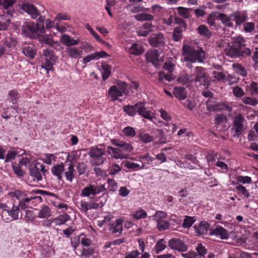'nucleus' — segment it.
Here are the masks:
<instances>
[{
  "label": "nucleus",
  "instance_id": "a211bd4d",
  "mask_svg": "<svg viewBox=\"0 0 258 258\" xmlns=\"http://www.w3.org/2000/svg\"><path fill=\"white\" fill-rule=\"evenodd\" d=\"M122 93L118 90L116 85L111 86L108 91V96L110 98L112 101L119 100V98L123 96ZM121 101L120 100H119Z\"/></svg>",
  "mask_w": 258,
  "mask_h": 258
},
{
  "label": "nucleus",
  "instance_id": "393cba45",
  "mask_svg": "<svg viewBox=\"0 0 258 258\" xmlns=\"http://www.w3.org/2000/svg\"><path fill=\"white\" fill-rule=\"evenodd\" d=\"M140 104V102H137L134 105H126L123 107V111L128 115L131 116H135L138 113V108L139 106H137Z\"/></svg>",
  "mask_w": 258,
  "mask_h": 258
},
{
  "label": "nucleus",
  "instance_id": "b1692460",
  "mask_svg": "<svg viewBox=\"0 0 258 258\" xmlns=\"http://www.w3.org/2000/svg\"><path fill=\"white\" fill-rule=\"evenodd\" d=\"M22 50L24 55L30 59H33L36 55V49L32 46H24Z\"/></svg>",
  "mask_w": 258,
  "mask_h": 258
},
{
  "label": "nucleus",
  "instance_id": "79ce46f5",
  "mask_svg": "<svg viewBox=\"0 0 258 258\" xmlns=\"http://www.w3.org/2000/svg\"><path fill=\"white\" fill-rule=\"evenodd\" d=\"M51 215V211L48 206H43L39 211L38 217L40 218L47 219Z\"/></svg>",
  "mask_w": 258,
  "mask_h": 258
},
{
  "label": "nucleus",
  "instance_id": "ea45409f",
  "mask_svg": "<svg viewBox=\"0 0 258 258\" xmlns=\"http://www.w3.org/2000/svg\"><path fill=\"white\" fill-rule=\"evenodd\" d=\"M75 172L74 165L72 163L69 164L68 171L64 173L66 180L69 182H72L75 177Z\"/></svg>",
  "mask_w": 258,
  "mask_h": 258
},
{
  "label": "nucleus",
  "instance_id": "3c124183",
  "mask_svg": "<svg viewBox=\"0 0 258 258\" xmlns=\"http://www.w3.org/2000/svg\"><path fill=\"white\" fill-rule=\"evenodd\" d=\"M80 153L78 151H73L70 153H68V158L71 162V163H76L77 160L80 158Z\"/></svg>",
  "mask_w": 258,
  "mask_h": 258
},
{
  "label": "nucleus",
  "instance_id": "473e14b6",
  "mask_svg": "<svg viewBox=\"0 0 258 258\" xmlns=\"http://www.w3.org/2000/svg\"><path fill=\"white\" fill-rule=\"evenodd\" d=\"M30 175L33 177V180H36L37 181L42 179V176L40 172V168L36 165H32L30 168Z\"/></svg>",
  "mask_w": 258,
  "mask_h": 258
},
{
  "label": "nucleus",
  "instance_id": "49530a36",
  "mask_svg": "<svg viewBox=\"0 0 258 258\" xmlns=\"http://www.w3.org/2000/svg\"><path fill=\"white\" fill-rule=\"evenodd\" d=\"M196 221V217L185 216L183 220L182 227L184 228H188L191 226Z\"/></svg>",
  "mask_w": 258,
  "mask_h": 258
},
{
  "label": "nucleus",
  "instance_id": "5701e85b",
  "mask_svg": "<svg viewBox=\"0 0 258 258\" xmlns=\"http://www.w3.org/2000/svg\"><path fill=\"white\" fill-rule=\"evenodd\" d=\"M61 42L68 47L71 46L77 45L79 43V40H75L67 34H63L60 38Z\"/></svg>",
  "mask_w": 258,
  "mask_h": 258
},
{
  "label": "nucleus",
  "instance_id": "1a4fd4ad",
  "mask_svg": "<svg viewBox=\"0 0 258 258\" xmlns=\"http://www.w3.org/2000/svg\"><path fill=\"white\" fill-rule=\"evenodd\" d=\"M168 246L172 249L180 251H185L188 247L186 244L179 238H173L168 242Z\"/></svg>",
  "mask_w": 258,
  "mask_h": 258
},
{
  "label": "nucleus",
  "instance_id": "bf43d9fd",
  "mask_svg": "<svg viewBox=\"0 0 258 258\" xmlns=\"http://www.w3.org/2000/svg\"><path fill=\"white\" fill-rule=\"evenodd\" d=\"M242 100L244 104L254 106L258 104V99L256 98H252L249 97H245L242 98Z\"/></svg>",
  "mask_w": 258,
  "mask_h": 258
},
{
  "label": "nucleus",
  "instance_id": "ddd939ff",
  "mask_svg": "<svg viewBox=\"0 0 258 258\" xmlns=\"http://www.w3.org/2000/svg\"><path fill=\"white\" fill-rule=\"evenodd\" d=\"M16 0H0V6L3 8L4 15L12 17L13 13V5L16 3Z\"/></svg>",
  "mask_w": 258,
  "mask_h": 258
},
{
  "label": "nucleus",
  "instance_id": "4c0bfd02",
  "mask_svg": "<svg viewBox=\"0 0 258 258\" xmlns=\"http://www.w3.org/2000/svg\"><path fill=\"white\" fill-rule=\"evenodd\" d=\"M44 193L45 195H49L51 194H52L53 195H54L53 194H51L49 192L44 191V190H33V192H30V197H32V201L34 200V201L36 203H40L42 202V198L41 196H34V194H38V193Z\"/></svg>",
  "mask_w": 258,
  "mask_h": 258
},
{
  "label": "nucleus",
  "instance_id": "c85d7f7f",
  "mask_svg": "<svg viewBox=\"0 0 258 258\" xmlns=\"http://www.w3.org/2000/svg\"><path fill=\"white\" fill-rule=\"evenodd\" d=\"M68 55L71 58H77L82 55L83 51L77 47H68L66 50Z\"/></svg>",
  "mask_w": 258,
  "mask_h": 258
},
{
  "label": "nucleus",
  "instance_id": "cd10ccee",
  "mask_svg": "<svg viewBox=\"0 0 258 258\" xmlns=\"http://www.w3.org/2000/svg\"><path fill=\"white\" fill-rule=\"evenodd\" d=\"M110 231L113 233H121L122 231V220L118 219L110 225Z\"/></svg>",
  "mask_w": 258,
  "mask_h": 258
},
{
  "label": "nucleus",
  "instance_id": "423d86ee",
  "mask_svg": "<svg viewBox=\"0 0 258 258\" xmlns=\"http://www.w3.org/2000/svg\"><path fill=\"white\" fill-rule=\"evenodd\" d=\"M244 121L245 118L241 114H238L235 117L231 128V130L234 132L233 135V138H238L245 131Z\"/></svg>",
  "mask_w": 258,
  "mask_h": 258
},
{
  "label": "nucleus",
  "instance_id": "338daca9",
  "mask_svg": "<svg viewBox=\"0 0 258 258\" xmlns=\"http://www.w3.org/2000/svg\"><path fill=\"white\" fill-rule=\"evenodd\" d=\"M94 248L90 246L84 247L82 250V254L85 256H88L93 255L94 253Z\"/></svg>",
  "mask_w": 258,
  "mask_h": 258
},
{
  "label": "nucleus",
  "instance_id": "603ef678",
  "mask_svg": "<svg viewBox=\"0 0 258 258\" xmlns=\"http://www.w3.org/2000/svg\"><path fill=\"white\" fill-rule=\"evenodd\" d=\"M122 133L124 136L133 138L136 136V131L134 127L128 126L122 130Z\"/></svg>",
  "mask_w": 258,
  "mask_h": 258
},
{
  "label": "nucleus",
  "instance_id": "8fccbe9b",
  "mask_svg": "<svg viewBox=\"0 0 258 258\" xmlns=\"http://www.w3.org/2000/svg\"><path fill=\"white\" fill-rule=\"evenodd\" d=\"M119 149L122 153H130L133 150V147L129 143H127L124 141L119 146Z\"/></svg>",
  "mask_w": 258,
  "mask_h": 258
},
{
  "label": "nucleus",
  "instance_id": "c756f323",
  "mask_svg": "<svg viewBox=\"0 0 258 258\" xmlns=\"http://www.w3.org/2000/svg\"><path fill=\"white\" fill-rule=\"evenodd\" d=\"M111 68L108 64L102 62L101 63L100 71L102 76V79L103 81L107 80L111 74Z\"/></svg>",
  "mask_w": 258,
  "mask_h": 258
},
{
  "label": "nucleus",
  "instance_id": "c03bdc74",
  "mask_svg": "<svg viewBox=\"0 0 258 258\" xmlns=\"http://www.w3.org/2000/svg\"><path fill=\"white\" fill-rule=\"evenodd\" d=\"M31 201H32V197L28 196L23 200L19 202V205L17 206L19 207V209L25 210L29 207Z\"/></svg>",
  "mask_w": 258,
  "mask_h": 258
},
{
  "label": "nucleus",
  "instance_id": "aec40b11",
  "mask_svg": "<svg viewBox=\"0 0 258 258\" xmlns=\"http://www.w3.org/2000/svg\"><path fill=\"white\" fill-rule=\"evenodd\" d=\"M137 106H139L138 108V113L139 115L146 119L150 120L153 119L154 118V114L150 111L147 110V108L145 107L144 103L140 102V104L138 105Z\"/></svg>",
  "mask_w": 258,
  "mask_h": 258
},
{
  "label": "nucleus",
  "instance_id": "f03ea898",
  "mask_svg": "<svg viewBox=\"0 0 258 258\" xmlns=\"http://www.w3.org/2000/svg\"><path fill=\"white\" fill-rule=\"evenodd\" d=\"M182 51L184 60H190L192 62H202L205 58V52L201 47H198L196 49L193 46L184 45L182 47Z\"/></svg>",
  "mask_w": 258,
  "mask_h": 258
},
{
  "label": "nucleus",
  "instance_id": "6ab92c4d",
  "mask_svg": "<svg viewBox=\"0 0 258 258\" xmlns=\"http://www.w3.org/2000/svg\"><path fill=\"white\" fill-rule=\"evenodd\" d=\"M210 227L209 224L205 221L200 222L199 224L194 225V229L197 235H203L207 234Z\"/></svg>",
  "mask_w": 258,
  "mask_h": 258
},
{
  "label": "nucleus",
  "instance_id": "dca6fc26",
  "mask_svg": "<svg viewBox=\"0 0 258 258\" xmlns=\"http://www.w3.org/2000/svg\"><path fill=\"white\" fill-rule=\"evenodd\" d=\"M210 235L220 236L222 239H227L229 238L227 230L219 225L217 226L215 228L211 229Z\"/></svg>",
  "mask_w": 258,
  "mask_h": 258
},
{
  "label": "nucleus",
  "instance_id": "e2e57ef3",
  "mask_svg": "<svg viewBox=\"0 0 258 258\" xmlns=\"http://www.w3.org/2000/svg\"><path fill=\"white\" fill-rule=\"evenodd\" d=\"M147 216V213L142 209L136 211L133 215V217L136 219H144Z\"/></svg>",
  "mask_w": 258,
  "mask_h": 258
},
{
  "label": "nucleus",
  "instance_id": "a18cd8bd",
  "mask_svg": "<svg viewBox=\"0 0 258 258\" xmlns=\"http://www.w3.org/2000/svg\"><path fill=\"white\" fill-rule=\"evenodd\" d=\"M124 163V166L128 169L137 170L144 169V165H140L139 164L130 161H125Z\"/></svg>",
  "mask_w": 258,
  "mask_h": 258
},
{
  "label": "nucleus",
  "instance_id": "864d4df0",
  "mask_svg": "<svg viewBox=\"0 0 258 258\" xmlns=\"http://www.w3.org/2000/svg\"><path fill=\"white\" fill-rule=\"evenodd\" d=\"M182 29L180 27L174 28L173 33V39L175 41H179L182 37Z\"/></svg>",
  "mask_w": 258,
  "mask_h": 258
},
{
  "label": "nucleus",
  "instance_id": "c9c22d12",
  "mask_svg": "<svg viewBox=\"0 0 258 258\" xmlns=\"http://www.w3.org/2000/svg\"><path fill=\"white\" fill-rule=\"evenodd\" d=\"M116 86H117L118 90L123 95L126 96L128 95L130 92L128 88V85L126 82L121 80H117Z\"/></svg>",
  "mask_w": 258,
  "mask_h": 258
},
{
  "label": "nucleus",
  "instance_id": "680f3d73",
  "mask_svg": "<svg viewBox=\"0 0 258 258\" xmlns=\"http://www.w3.org/2000/svg\"><path fill=\"white\" fill-rule=\"evenodd\" d=\"M173 77L171 76V75L165 74L164 72L160 71L158 73V80L159 82H162L164 79L168 81H170L173 80Z\"/></svg>",
  "mask_w": 258,
  "mask_h": 258
},
{
  "label": "nucleus",
  "instance_id": "58836bf2",
  "mask_svg": "<svg viewBox=\"0 0 258 258\" xmlns=\"http://www.w3.org/2000/svg\"><path fill=\"white\" fill-rule=\"evenodd\" d=\"M197 31L201 36L209 38L211 36V32L205 25H201L197 28Z\"/></svg>",
  "mask_w": 258,
  "mask_h": 258
},
{
  "label": "nucleus",
  "instance_id": "37998d69",
  "mask_svg": "<svg viewBox=\"0 0 258 258\" xmlns=\"http://www.w3.org/2000/svg\"><path fill=\"white\" fill-rule=\"evenodd\" d=\"M137 161H140L142 163V165H144L145 168L146 165H150L153 161V158L149 155V154H146L144 156H141L136 159Z\"/></svg>",
  "mask_w": 258,
  "mask_h": 258
},
{
  "label": "nucleus",
  "instance_id": "13d9d810",
  "mask_svg": "<svg viewBox=\"0 0 258 258\" xmlns=\"http://www.w3.org/2000/svg\"><path fill=\"white\" fill-rule=\"evenodd\" d=\"M157 228L159 231L165 230L169 228V224L168 221L164 220L156 221Z\"/></svg>",
  "mask_w": 258,
  "mask_h": 258
},
{
  "label": "nucleus",
  "instance_id": "4be33fe9",
  "mask_svg": "<svg viewBox=\"0 0 258 258\" xmlns=\"http://www.w3.org/2000/svg\"><path fill=\"white\" fill-rule=\"evenodd\" d=\"M107 149V153L115 159H122L125 158V154L121 152L119 148L108 146Z\"/></svg>",
  "mask_w": 258,
  "mask_h": 258
},
{
  "label": "nucleus",
  "instance_id": "a19ab883",
  "mask_svg": "<svg viewBox=\"0 0 258 258\" xmlns=\"http://www.w3.org/2000/svg\"><path fill=\"white\" fill-rule=\"evenodd\" d=\"M135 18L138 21H149L154 19V16L146 13H140L135 16Z\"/></svg>",
  "mask_w": 258,
  "mask_h": 258
},
{
  "label": "nucleus",
  "instance_id": "412c9836",
  "mask_svg": "<svg viewBox=\"0 0 258 258\" xmlns=\"http://www.w3.org/2000/svg\"><path fill=\"white\" fill-rule=\"evenodd\" d=\"M64 165L63 163L55 165L51 168V173L57 177V180H62V173L64 172Z\"/></svg>",
  "mask_w": 258,
  "mask_h": 258
},
{
  "label": "nucleus",
  "instance_id": "0eeeda50",
  "mask_svg": "<svg viewBox=\"0 0 258 258\" xmlns=\"http://www.w3.org/2000/svg\"><path fill=\"white\" fill-rule=\"evenodd\" d=\"M196 77L191 75V82H199L201 85H209L208 77L205 69L202 67H197L195 70Z\"/></svg>",
  "mask_w": 258,
  "mask_h": 258
},
{
  "label": "nucleus",
  "instance_id": "9d476101",
  "mask_svg": "<svg viewBox=\"0 0 258 258\" xmlns=\"http://www.w3.org/2000/svg\"><path fill=\"white\" fill-rule=\"evenodd\" d=\"M157 50L149 52L146 55V59L148 62H151L156 68L160 67L163 62V59L159 58Z\"/></svg>",
  "mask_w": 258,
  "mask_h": 258
},
{
  "label": "nucleus",
  "instance_id": "69168bd1",
  "mask_svg": "<svg viewBox=\"0 0 258 258\" xmlns=\"http://www.w3.org/2000/svg\"><path fill=\"white\" fill-rule=\"evenodd\" d=\"M198 252V255H199L201 257H204L207 254V250L204 246L201 243H199L196 248Z\"/></svg>",
  "mask_w": 258,
  "mask_h": 258
},
{
  "label": "nucleus",
  "instance_id": "e433bc0d",
  "mask_svg": "<svg viewBox=\"0 0 258 258\" xmlns=\"http://www.w3.org/2000/svg\"><path fill=\"white\" fill-rule=\"evenodd\" d=\"M178 14L184 19H188L191 17L190 13L192 11L191 8L179 7L177 8Z\"/></svg>",
  "mask_w": 258,
  "mask_h": 258
},
{
  "label": "nucleus",
  "instance_id": "bb28decb",
  "mask_svg": "<svg viewBox=\"0 0 258 258\" xmlns=\"http://www.w3.org/2000/svg\"><path fill=\"white\" fill-rule=\"evenodd\" d=\"M218 18L225 26L227 27H233V24L232 20H233V17H231V14L229 16H228L225 14L220 13L219 14Z\"/></svg>",
  "mask_w": 258,
  "mask_h": 258
},
{
  "label": "nucleus",
  "instance_id": "20e7f679",
  "mask_svg": "<svg viewBox=\"0 0 258 258\" xmlns=\"http://www.w3.org/2000/svg\"><path fill=\"white\" fill-rule=\"evenodd\" d=\"M88 154L93 159V163L96 165L103 164L106 160V158L103 157L105 155L104 150L98 148V146L91 147Z\"/></svg>",
  "mask_w": 258,
  "mask_h": 258
},
{
  "label": "nucleus",
  "instance_id": "f3484780",
  "mask_svg": "<svg viewBox=\"0 0 258 258\" xmlns=\"http://www.w3.org/2000/svg\"><path fill=\"white\" fill-rule=\"evenodd\" d=\"M22 10L31 16L32 19H36L39 15V11L34 5L28 3L23 5Z\"/></svg>",
  "mask_w": 258,
  "mask_h": 258
},
{
  "label": "nucleus",
  "instance_id": "72a5a7b5",
  "mask_svg": "<svg viewBox=\"0 0 258 258\" xmlns=\"http://www.w3.org/2000/svg\"><path fill=\"white\" fill-rule=\"evenodd\" d=\"M152 134L155 136V138L158 140V142L160 143L165 144L166 143V138L164 132L161 129L153 130Z\"/></svg>",
  "mask_w": 258,
  "mask_h": 258
},
{
  "label": "nucleus",
  "instance_id": "7c9ffc66",
  "mask_svg": "<svg viewBox=\"0 0 258 258\" xmlns=\"http://www.w3.org/2000/svg\"><path fill=\"white\" fill-rule=\"evenodd\" d=\"M55 226H59L65 224L67 221L71 220V217L67 213H63L58 217L53 218Z\"/></svg>",
  "mask_w": 258,
  "mask_h": 258
},
{
  "label": "nucleus",
  "instance_id": "7ed1b4c3",
  "mask_svg": "<svg viewBox=\"0 0 258 258\" xmlns=\"http://www.w3.org/2000/svg\"><path fill=\"white\" fill-rule=\"evenodd\" d=\"M23 34L27 37L36 39L45 33L44 27L40 28L38 24L33 22H26L22 26Z\"/></svg>",
  "mask_w": 258,
  "mask_h": 258
},
{
  "label": "nucleus",
  "instance_id": "9b49d317",
  "mask_svg": "<svg viewBox=\"0 0 258 258\" xmlns=\"http://www.w3.org/2000/svg\"><path fill=\"white\" fill-rule=\"evenodd\" d=\"M149 42L152 47L164 46L165 44V39L161 33L154 34L149 38Z\"/></svg>",
  "mask_w": 258,
  "mask_h": 258
},
{
  "label": "nucleus",
  "instance_id": "a878e982",
  "mask_svg": "<svg viewBox=\"0 0 258 258\" xmlns=\"http://www.w3.org/2000/svg\"><path fill=\"white\" fill-rule=\"evenodd\" d=\"M28 192L26 190H15L8 193V195L11 198H16L19 202L23 200L28 196Z\"/></svg>",
  "mask_w": 258,
  "mask_h": 258
},
{
  "label": "nucleus",
  "instance_id": "4468645a",
  "mask_svg": "<svg viewBox=\"0 0 258 258\" xmlns=\"http://www.w3.org/2000/svg\"><path fill=\"white\" fill-rule=\"evenodd\" d=\"M107 195L103 194L99 197H96L93 202L88 203V210L91 209H97L102 208L106 202Z\"/></svg>",
  "mask_w": 258,
  "mask_h": 258
},
{
  "label": "nucleus",
  "instance_id": "6e6552de",
  "mask_svg": "<svg viewBox=\"0 0 258 258\" xmlns=\"http://www.w3.org/2000/svg\"><path fill=\"white\" fill-rule=\"evenodd\" d=\"M0 209L3 211L2 216L4 214H8L13 220H16L18 219L19 207L14 205L11 207L6 203L0 204Z\"/></svg>",
  "mask_w": 258,
  "mask_h": 258
},
{
  "label": "nucleus",
  "instance_id": "6e6d98bb",
  "mask_svg": "<svg viewBox=\"0 0 258 258\" xmlns=\"http://www.w3.org/2000/svg\"><path fill=\"white\" fill-rule=\"evenodd\" d=\"M121 170L120 167L116 163H113L108 168L109 174L112 176L115 175Z\"/></svg>",
  "mask_w": 258,
  "mask_h": 258
},
{
  "label": "nucleus",
  "instance_id": "f257e3e1",
  "mask_svg": "<svg viewBox=\"0 0 258 258\" xmlns=\"http://www.w3.org/2000/svg\"><path fill=\"white\" fill-rule=\"evenodd\" d=\"M225 52L227 55L232 58H238L249 56L251 51L249 48L245 47V40L241 38L233 41L231 46L225 49Z\"/></svg>",
  "mask_w": 258,
  "mask_h": 258
},
{
  "label": "nucleus",
  "instance_id": "052dcab7",
  "mask_svg": "<svg viewBox=\"0 0 258 258\" xmlns=\"http://www.w3.org/2000/svg\"><path fill=\"white\" fill-rule=\"evenodd\" d=\"M39 37V41L42 43H44L50 46H52L54 44L53 40L49 35H44L42 37H41L40 35Z\"/></svg>",
  "mask_w": 258,
  "mask_h": 258
},
{
  "label": "nucleus",
  "instance_id": "09e8293b",
  "mask_svg": "<svg viewBox=\"0 0 258 258\" xmlns=\"http://www.w3.org/2000/svg\"><path fill=\"white\" fill-rule=\"evenodd\" d=\"M166 248L165 242L163 239L159 240L154 246L156 253L158 254Z\"/></svg>",
  "mask_w": 258,
  "mask_h": 258
},
{
  "label": "nucleus",
  "instance_id": "5fc2aeb1",
  "mask_svg": "<svg viewBox=\"0 0 258 258\" xmlns=\"http://www.w3.org/2000/svg\"><path fill=\"white\" fill-rule=\"evenodd\" d=\"M139 137L142 142L145 143H149L153 141V137L147 133H140Z\"/></svg>",
  "mask_w": 258,
  "mask_h": 258
},
{
  "label": "nucleus",
  "instance_id": "4d7b16f0",
  "mask_svg": "<svg viewBox=\"0 0 258 258\" xmlns=\"http://www.w3.org/2000/svg\"><path fill=\"white\" fill-rule=\"evenodd\" d=\"M78 209L84 214H87L88 208V202L84 200H81L80 202L78 203L77 205Z\"/></svg>",
  "mask_w": 258,
  "mask_h": 258
},
{
  "label": "nucleus",
  "instance_id": "39448f33",
  "mask_svg": "<svg viewBox=\"0 0 258 258\" xmlns=\"http://www.w3.org/2000/svg\"><path fill=\"white\" fill-rule=\"evenodd\" d=\"M106 190L104 184L95 185L89 184L82 189L81 196L84 197H89L91 195L95 196L97 194L105 191Z\"/></svg>",
  "mask_w": 258,
  "mask_h": 258
},
{
  "label": "nucleus",
  "instance_id": "2eb2a0df",
  "mask_svg": "<svg viewBox=\"0 0 258 258\" xmlns=\"http://www.w3.org/2000/svg\"><path fill=\"white\" fill-rule=\"evenodd\" d=\"M231 17H233L236 26L241 25L247 20V15L243 11H236L231 14Z\"/></svg>",
  "mask_w": 258,
  "mask_h": 258
},
{
  "label": "nucleus",
  "instance_id": "774afa93",
  "mask_svg": "<svg viewBox=\"0 0 258 258\" xmlns=\"http://www.w3.org/2000/svg\"><path fill=\"white\" fill-rule=\"evenodd\" d=\"M250 94L252 95L258 94V83L252 82L249 86Z\"/></svg>",
  "mask_w": 258,
  "mask_h": 258
},
{
  "label": "nucleus",
  "instance_id": "0e129e2a",
  "mask_svg": "<svg viewBox=\"0 0 258 258\" xmlns=\"http://www.w3.org/2000/svg\"><path fill=\"white\" fill-rule=\"evenodd\" d=\"M181 103L185 108L189 110H192L196 106L195 102L191 99H187L182 102Z\"/></svg>",
  "mask_w": 258,
  "mask_h": 258
},
{
  "label": "nucleus",
  "instance_id": "f8f14e48",
  "mask_svg": "<svg viewBox=\"0 0 258 258\" xmlns=\"http://www.w3.org/2000/svg\"><path fill=\"white\" fill-rule=\"evenodd\" d=\"M207 108L209 111H216L219 109H223L226 111H230L231 108L224 103L217 104L215 101L210 99L206 102Z\"/></svg>",
  "mask_w": 258,
  "mask_h": 258
},
{
  "label": "nucleus",
  "instance_id": "f704fd0d",
  "mask_svg": "<svg viewBox=\"0 0 258 258\" xmlns=\"http://www.w3.org/2000/svg\"><path fill=\"white\" fill-rule=\"evenodd\" d=\"M129 52L131 54L140 55L144 52V49L141 45L134 43L129 49Z\"/></svg>",
  "mask_w": 258,
  "mask_h": 258
},
{
  "label": "nucleus",
  "instance_id": "de8ad7c7",
  "mask_svg": "<svg viewBox=\"0 0 258 258\" xmlns=\"http://www.w3.org/2000/svg\"><path fill=\"white\" fill-rule=\"evenodd\" d=\"M43 52L44 56L45 57L44 59L56 61L57 57L54 54L53 51L52 50L46 49L43 50Z\"/></svg>",
  "mask_w": 258,
  "mask_h": 258
},
{
  "label": "nucleus",
  "instance_id": "2f4dec72",
  "mask_svg": "<svg viewBox=\"0 0 258 258\" xmlns=\"http://www.w3.org/2000/svg\"><path fill=\"white\" fill-rule=\"evenodd\" d=\"M173 94L176 98L181 100H184L186 97V89L181 87H176L174 88Z\"/></svg>",
  "mask_w": 258,
  "mask_h": 258
}]
</instances>
